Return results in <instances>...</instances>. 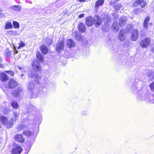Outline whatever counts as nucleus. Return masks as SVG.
Returning a JSON list of instances; mask_svg holds the SVG:
<instances>
[{
	"instance_id": "nucleus-1",
	"label": "nucleus",
	"mask_w": 154,
	"mask_h": 154,
	"mask_svg": "<svg viewBox=\"0 0 154 154\" xmlns=\"http://www.w3.org/2000/svg\"><path fill=\"white\" fill-rule=\"evenodd\" d=\"M27 108V118L24 122H27L29 124L32 123L36 124H40L42 120V116L41 114L37 111L35 106L29 105L28 106Z\"/></svg>"
},
{
	"instance_id": "nucleus-2",
	"label": "nucleus",
	"mask_w": 154,
	"mask_h": 154,
	"mask_svg": "<svg viewBox=\"0 0 154 154\" xmlns=\"http://www.w3.org/2000/svg\"><path fill=\"white\" fill-rule=\"evenodd\" d=\"M141 87L138 82H134L131 88V91L135 94L138 100L142 101L145 100H148L149 96L143 93L141 90Z\"/></svg>"
},
{
	"instance_id": "nucleus-3",
	"label": "nucleus",
	"mask_w": 154,
	"mask_h": 154,
	"mask_svg": "<svg viewBox=\"0 0 154 154\" xmlns=\"http://www.w3.org/2000/svg\"><path fill=\"white\" fill-rule=\"evenodd\" d=\"M27 86H28V90L30 91V96L29 97L30 98H36L39 95V94L42 95L46 94L47 89L41 86L39 88V93H37L38 89H34V84L33 81H30L29 83H27Z\"/></svg>"
},
{
	"instance_id": "nucleus-4",
	"label": "nucleus",
	"mask_w": 154,
	"mask_h": 154,
	"mask_svg": "<svg viewBox=\"0 0 154 154\" xmlns=\"http://www.w3.org/2000/svg\"><path fill=\"white\" fill-rule=\"evenodd\" d=\"M32 66L33 71L28 73V76L30 78H35L36 81V83L39 84L40 83L41 77L38 76L37 72L41 69V66L39 62L37 60H35L32 63Z\"/></svg>"
},
{
	"instance_id": "nucleus-5",
	"label": "nucleus",
	"mask_w": 154,
	"mask_h": 154,
	"mask_svg": "<svg viewBox=\"0 0 154 154\" xmlns=\"http://www.w3.org/2000/svg\"><path fill=\"white\" fill-rule=\"evenodd\" d=\"M23 90L21 87H19L13 91L12 95L15 97L21 96L23 94Z\"/></svg>"
},
{
	"instance_id": "nucleus-6",
	"label": "nucleus",
	"mask_w": 154,
	"mask_h": 154,
	"mask_svg": "<svg viewBox=\"0 0 154 154\" xmlns=\"http://www.w3.org/2000/svg\"><path fill=\"white\" fill-rule=\"evenodd\" d=\"M151 41L150 38H148L143 39L140 42V45L142 48H147L149 45Z\"/></svg>"
},
{
	"instance_id": "nucleus-7",
	"label": "nucleus",
	"mask_w": 154,
	"mask_h": 154,
	"mask_svg": "<svg viewBox=\"0 0 154 154\" xmlns=\"http://www.w3.org/2000/svg\"><path fill=\"white\" fill-rule=\"evenodd\" d=\"M18 86L17 82L14 79H11L9 80L6 86V87L10 89H13Z\"/></svg>"
},
{
	"instance_id": "nucleus-8",
	"label": "nucleus",
	"mask_w": 154,
	"mask_h": 154,
	"mask_svg": "<svg viewBox=\"0 0 154 154\" xmlns=\"http://www.w3.org/2000/svg\"><path fill=\"white\" fill-rule=\"evenodd\" d=\"M102 21V19L97 15H95L94 17V24L96 27H99L101 24Z\"/></svg>"
},
{
	"instance_id": "nucleus-9",
	"label": "nucleus",
	"mask_w": 154,
	"mask_h": 154,
	"mask_svg": "<svg viewBox=\"0 0 154 154\" xmlns=\"http://www.w3.org/2000/svg\"><path fill=\"white\" fill-rule=\"evenodd\" d=\"M22 151V148L20 146H13V148L11 151V154H20Z\"/></svg>"
},
{
	"instance_id": "nucleus-10",
	"label": "nucleus",
	"mask_w": 154,
	"mask_h": 154,
	"mask_svg": "<svg viewBox=\"0 0 154 154\" xmlns=\"http://www.w3.org/2000/svg\"><path fill=\"white\" fill-rule=\"evenodd\" d=\"M64 48V43L63 41H60L57 43L56 50L57 52L60 53V51L63 50Z\"/></svg>"
},
{
	"instance_id": "nucleus-11",
	"label": "nucleus",
	"mask_w": 154,
	"mask_h": 154,
	"mask_svg": "<svg viewBox=\"0 0 154 154\" xmlns=\"http://www.w3.org/2000/svg\"><path fill=\"white\" fill-rule=\"evenodd\" d=\"M85 23L88 26H91L94 24V18L89 16L86 18Z\"/></svg>"
},
{
	"instance_id": "nucleus-12",
	"label": "nucleus",
	"mask_w": 154,
	"mask_h": 154,
	"mask_svg": "<svg viewBox=\"0 0 154 154\" xmlns=\"http://www.w3.org/2000/svg\"><path fill=\"white\" fill-rule=\"evenodd\" d=\"M138 37V31L137 29H135L133 31L131 36V39L133 41L137 40Z\"/></svg>"
},
{
	"instance_id": "nucleus-13",
	"label": "nucleus",
	"mask_w": 154,
	"mask_h": 154,
	"mask_svg": "<svg viewBox=\"0 0 154 154\" xmlns=\"http://www.w3.org/2000/svg\"><path fill=\"white\" fill-rule=\"evenodd\" d=\"M14 139L16 140L20 143H23L25 141V139L21 134H17L15 135Z\"/></svg>"
},
{
	"instance_id": "nucleus-14",
	"label": "nucleus",
	"mask_w": 154,
	"mask_h": 154,
	"mask_svg": "<svg viewBox=\"0 0 154 154\" xmlns=\"http://www.w3.org/2000/svg\"><path fill=\"white\" fill-rule=\"evenodd\" d=\"M136 4L140 5L142 8L144 7L146 4V2L143 0H136L134 2V5H136Z\"/></svg>"
},
{
	"instance_id": "nucleus-15",
	"label": "nucleus",
	"mask_w": 154,
	"mask_h": 154,
	"mask_svg": "<svg viewBox=\"0 0 154 154\" xmlns=\"http://www.w3.org/2000/svg\"><path fill=\"white\" fill-rule=\"evenodd\" d=\"M66 45L69 48H72L75 46V43L74 41L71 39H68L66 41Z\"/></svg>"
},
{
	"instance_id": "nucleus-16",
	"label": "nucleus",
	"mask_w": 154,
	"mask_h": 154,
	"mask_svg": "<svg viewBox=\"0 0 154 154\" xmlns=\"http://www.w3.org/2000/svg\"><path fill=\"white\" fill-rule=\"evenodd\" d=\"M125 31L124 29H121L119 33L118 38L119 40L121 41L124 40L125 37L124 35Z\"/></svg>"
},
{
	"instance_id": "nucleus-17",
	"label": "nucleus",
	"mask_w": 154,
	"mask_h": 154,
	"mask_svg": "<svg viewBox=\"0 0 154 154\" xmlns=\"http://www.w3.org/2000/svg\"><path fill=\"white\" fill-rule=\"evenodd\" d=\"M128 19L125 16L121 17L119 19V24L121 26H123L126 24Z\"/></svg>"
},
{
	"instance_id": "nucleus-18",
	"label": "nucleus",
	"mask_w": 154,
	"mask_h": 154,
	"mask_svg": "<svg viewBox=\"0 0 154 154\" xmlns=\"http://www.w3.org/2000/svg\"><path fill=\"white\" fill-rule=\"evenodd\" d=\"M78 27L79 32L82 33L85 32L86 29L85 24L82 23H80L78 25Z\"/></svg>"
},
{
	"instance_id": "nucleus-19",
	"label": "nucleus",
	"mask_w": 154,
	"mask_h": 154,
	"mask_svg": "<svg viewBox=\"0 0 154 154\" xmlns=\"http://www.w3.org/2000/svg\"><path fill=\"white\" fill-rule=\"evenodd\" d=\"M0 77L1 80L3 82L6 81L8 79L7 75L4 73H2L1 74Z\"/></svg>"
},
{
	"instance_id": "nucleus-20",
	"label": "nucleus",
	"mask_w": 154,
	"mask_h": 154,
	"mask_svg": "<svg viewBox=\"0 0 154 154\" xmlns=\"http://www.w3.org/2000/svg\"><path fill=\"white\" fill-rule=\"evenodd\" d=\"M4 55L5 57H12L11 52L9 51L8 48L5 51Z\"/></svg>"
},
{
	"instance_id": "nucleus-21",
	"label": "nucleus",
	"mask_w": 154,
	"mask_h": 154,
	"mask_svg": "<svg viewBox=\"0 0 154 154\" xmlns=\"http://www.w3.org/2000/svg\"><path fill=\"white\" fill-rule=\"evenodd\" d=\"M40 48L41 51L44 54H46L48 53V48L46 46L42 45L40 46Z\"/></svg>"
},
{
	"instance_id": "nucleus-22",
	"label": "nucleus",
	"mask_w": 154,
	"mask_h": 154,
	"mask_svg": "<svg viewBox=\"0 0 154 154\" xmlns=\"http://www.w3.org/2000/svg\"><path fill=\"white\" fill-rule=\"evenodd\" d=\"M8 121V118L4 116H2L0 117V121L2 124L5 125L7 124V122Z\"/></svg>"
},
{
	"instance_id": "nucleus-23",
	"label": "nucleus",
	"mask_w": 154,
	"mask_h": 154,
	"mask_svg": "<svg viewBox=\"0 0 154 154\" xmlns=\"http://www.w3.org/2000/svg\"><path fill=\"white\" fill-rule=\"evenodd\" d=\"M104 21L106 25H107L109 23L111 22V19L109 16L107 15H106L104 17Z\"/></svg>"
},
{
	"instance_id": "nucleus-24",
	"label": "nucleus",
	"mask_w": 154,
	"mask_h": 154,
	"mask_svg": "<svg viewBox=\"0 0 154 154\" xmlns=\"http://www.w3.org/2000/svg\"><path fill=\"white\" fill-rule=\"evenodd\" d=\"M11 9L16 11H20L21 9V6L19 5H15L11 7Z\"/></svg>"
},
{
	"instance_id": "nucleus-25",
	"label": "nucleus",
	"mask_w": 154,
	"mask_h": 154,
	"mask_svg": "<svg viewBox=\"0 0 154 154\" xmlns=\"http://www.w3.org/2000/svg\"><path fill=\"white\" fill-rule=\"evenodd\" d=\"M104 2L103 0H99L96 2L95 8L96 9H98L99 6H101Z\"/></svg>"
},
{
	"instance_id": "nucleus-26",
	"label": "nucleus",
	"mask_w": 154,
	"mask_h": 154,
	"mask_svg": "<svg viewBox=\"0 0 154 154\" xmlns=\"http://www.w3.org/2000/svg\"><path fill=\"white\" fill-rule=\"evenodd\" d=\"M36 55L37 59L41 62H42L44 60V58L41 53L39 52H37Z\"/></svg>"
},
{
	"instance_id": "nucleus-27",
	"label": "nucleus",
	"mask_w": 154,
	"mask_h": 154,
	"mask_svg": "<svg viewBox=\"0 0 154 154\" xmlns=\"http://www.w3.org/2000/svg\"><path fill=\"white\" fill-rule=\"evenodd\" d=\"M25 128H26V126L23 124H20L16 127V129L18 132H20L21 131L23 130Z\"/></svg>"
},
{
	"instance_id": "nucleus-28",
	"label": "nucleus",
	"mask_w": 154,
	"mask_h": 154,
	"mask_svg": "<svg viewBox=\"0 0 154 154\" xmlns=\"http://www.w3.org/2000/svg\"><path fill=\"white\" fill-rule=\"evenodd\" d=\"M150 18L149 17H146L144 21L143 26L146 29L148 28V23L149 20Z\"/></svg>"
},
{
	"instance_id": "nucleus-29",
	"label": "nucleus",
	"mask_w": 154,
	"mask_h": 154,
	"mask_svg": "<svg viewBox=\"0 0 154 154\" xmlns=\"http://www.w3.org/2000/svg\"><path fill=\"white\" fill-rule=\"evenodd\" d=\"M11 105L14 109H17L19 107L17 102L16 101H14L11 102Z\"/></svg>"
},
{
	"instance_id": "nucleus-30",
	"label": "nucleus",
	"mask_w": 154,
	"mask_h": 154,
	"mask_svg": "<svg viewBox=\"0 0 154 154\" xmlns=\"http://www.w3.org/2000/svg\"><path fill=\"white\" fill-rule=\"evenodd\" d=\"M112 29L115 31H117L119 29V27L117 22H114L112 26Z\"/></svg>"
},
{
	"instance_id": "nucleus-31",
	"label": "nucleus",
	"mask_w": 154,
	"mask_h": 154,
	"mask_svg": "<svg viewBox=\"0 0 154 154\" xmlns=\"http://www.w3.org/2000/svg\"><path fill=\"white\" fill-rule=\"evenodd\" d=\"M15 121H14L13 119H11L7 123L6 126L7 128H11L13 125V122Z\"/></svg>"
},
{
	"instance_id": "nucleus-32",
	"label": "nucleus",
	"mask_w": 154,
	"mask_h": 154,
	"mask_svg": "<svg viewBox=\"0 0 154 154\" xmlns=\"http://www.w3.org/2000/svg\"><path fill=\"white\" fill-rule=\"evenodd\" d=\"M44 41L45 42V43L47 45L49 46L51 44L53 41L50 38L47 37L45 39Z\"/></svg>"
},
{
	"instance_id": "nucleus-33",
	"label": "nucleus",
	"mask_w": 154,
	"mask_h": 154,
	"mask_svg": "<svg viewBox=\"0 0 154 154\" xmlns=\"http://www.w3.org/2000/svg\"><path fill=\"white\" fill-rule=\"evenodd\" d=\"M154 73V72L152 70H149L147 72V75L149 77L150 79L152 80L153 79Z\"/></svg>"
},
{
	"instance_id": "nucleus-34",
	"label": "nucleus",
	"mask_w": 154,
	"mask_h": 154,
	"mask_svg": "<svg viewBox=\"0 0 154 154\" xmlns=\"http://www.w3.org/2000/svg\"><path fill=\"white\" fill-rule=\"evenodd\" d=\"M13 27L12 23L11 22L6 23L5 26V29H11Z\"/></svg>"
},
{
	"instance_id": "nucleus-35",
	"label": "nucleus",
	"mask_w": 154,
	"mask_h": 154,
	"mask_svg": "<svg viewBox=\"0 0 154 154\" xmlns=\"http://www.w3.org/2000/svg\"><path fill=\"white\" fill-rule=\"evenodd\" d=\"M24 135L26 136H30L32 135V132L30 131L27 130L24 131L23 132Z\"/></svg>"
},
{
	"instance_id": "nucleus-36",
	"label": "nucleus",
	"mask_w": 154,
	"mask_h": 154,
	"mask_svg": "<svg viewBox=\"0 0 154 154\" xmlns=\"http://www.w3.org/2000/svg\"><path fill=\"white\" fill-rule=\"evenodd\" d=\"M122 5L120 4H116L114 6V9L116 11H119L122 7Z\"/></svg>"
},
{
	"instance_id": "nucleus-37",
	"label": "nucleus",
	"mask_w": 154,
	"mask_h": 154,
	"mask_svg": "<svg viewBox=\"0 0 154 154\" xmlns=\"http://www.w3.org/2000/svg\"><path fill=\"white\" fill-rule=\"evenodd\" d=\"M81 114L82 116H86L88 115V111L86 109H84L81 111Z\"/></svg>"
},
{
	"instance_id": "nucleus-38",
	"label": "nucleus",
	"mask_w": 154,
	"mask_h": 154,
	"mask_svg": "<svg viewBox=\"0 0 154 154\" xmlns=\"http://www.w3.org/2000/svg\"><path fill=\"white\" fill-rule=\"evenodd\" d=\"M13 24L14 27L16 29H18L20 27L19 24L18 22L14 21L13 22Z\"/></svg>"
},
{
	"instance_id": "nucleus-39",
	"label": "nucleus",
	"mask_w": 154,
	"mask_h": 154,
	"mask_svg": "<svg viewBox=\"0 0 154 154\" xmlns=\"http://www.w3.org/2000/svg\"><path fill=\"white\" fill-rule=\"evenodd\" d=\"M13 114L14 116L11 119H13L14 121H16L17 120V117L18 116V114L17 112L15 111H14L13 112Z\"/></svg>"
},
{
	"instance_id": "nucleus-40",
	"label": "nucleus",
	"mask_w": 154,
	"mask_h": 154,
	"mask_svg": "<svg viewBox=\"0 0 154 154\" xmlns=\"http://www.w3.org/2000/svg\"><path fill=\"white\" fill-rule=\"evenodd\" d=\"M25 45V44L23 41H21L20 42L19 46L18 47V49H19L23 47Z\"/></svg>"
},
{
	"instance_id": "nucleus-41",
	"label": "nucleus",
	"mask_w": 154,
	"mask_h": 154,
	"mask_svg": "<svg viewBox=\"0 0 154 154\" xmlns=\"http://www.w3.org/2000/svg\"><path fill=\"white\" fill-rule=\"evenodd\" d=\"M5 72L11 76H13L14 75V72L11 70L5 71Z\"/></svg>"
},
{
	"instance_id": "nucleus-42",
	"label": "nucleus",
	"mask_w": 154,
	"mask_h": 154,
	"mask_svg": "<svg viewBox=\"0 0 154 154\" xmlns=\"http://www.w3.org/2000/svg\"><path fill=\"white\" fill-rule=\"evenodd\" d=\"M150 87L152 91H154V81L150 84Z\"/></svg>"
},
{
	"instance_id": "nucleus-43",
	"label": "nucleus",
	"mask_w": 154,
	"mask_h": 154,
	"mask_svg": "<svg viewBox=\"0 0 154 154\" xmlns=\"http://www.w3.org/2000/svg\"><path fill=\"white\" fill-rule=\"evenodd\" d=\"M75 38L78 40L79 41L82 38L80 35H78L77 34L75 35Z\"/></svg>"
},
{
	"instance_id": "nucleus-44",
	"label": "nucleus",
	"mask_w": 154,
	"mask_h": 154,
	"mask_svg": "<svg viewBox=\"0 0 154 154\" xmlns=\"http://www.w3.org/2000/svg\"><path fill=\"white\" fill-rule=\"evenodd\" d=\"M84 14H80L79 15V17L80 18H82L83 17H84Z\"/></svg>"
},
{
	"instance_id": "nucleus-45",
	"label": "nucleus",
	"mask_w": 154,
	"mask_h": 154,
	"mask_svg": "<svg viewBox=\"0 0 154 154\" xmlns=\"http://www.w3.org/2000/svg\"><path fill=\"white\" fill-rule=\"evenodd\" d=\"M39 131V129L38 128V127H37V128H36V129H35V131H34L36 133V134H37L38 133Z\"/></svg>"
},
{
	"instance_id": "nucleus-46",
	"label": "nucleus",
	"mask_w": 154,
	"mask_h": 154,
	"mask_svg": "<svg viewBox=\"0 0 154 154\" xmlns=\"http://www.w3.org/2000/svg\"><path fill=\"white\" fill-rule=\"evenodd\" d=\"M18 51L17 50H16V48L14 49V51L13 52V53L14 54H17L18 53Z\"/></svg>"
},
{
	"instance_id": "nucleus-47",
	"label": "nucleus",
	"mask_w": 154,
	"mask_h": 154,
	"mask_svg": "<svg viewBox=\"0 0 154 154\" xmlns=\"http://www.w3.org/2000/svg\"><path fill=\"white\" fill-rule=\"evenodd\" d=\"M118 48H119V46H117V48H115V49H113V51L115 52H117V51L118 50Z\"/></svg>"
},
{
	"instance_id": "nucleus-48",
	"label": "nucleus",
	"mask_w": 154,
	"mask_h": 154,
	"mask_svg": "<svg viewBox=\"0 0 154 154\" xmlns=\"http://www.w3.org/2000/svg\"><path fill=\"white\" fill-rule=\"evenodd\" d=\"M17 67H18V69L20 70H22L23 69V67H20V66H17Z\"/></svg>"
},
{
	"instance_id": "nucleus-49",
	"label": "nucleus",
	"mask_w": 154,
	"mask_h": 154,
	"mask_svg": "<svg viewBox=\"0 0 154 154\" xmlns=\"http://www.w3.org/2000/svg\"><path fill=\"white\" fill-rule=\"evenodd\" d=\"M26 3H31V1H30L29 0H26Z\"/></svg>"
},
{
	"instance_id": "nucleus-50",
	"label": "nucleus",
	"mask_w": 154,
	"mask_h": 154,
	"mask_svg": "<svg viewBox=\"0 0 154 154\" xmlns=\"http://www.w3.org/2000/svg\"><path fill=\"white\" fill-rule=\"evenodd\" d=\"M80 2H84L85 0H78Z\"/></svg>"
},
{
	"instance_id": "nucleus-51",
	"label": "nucleus",
	"mask_w": 154,
	"mask_h": 154,
	"mask_svg": "<svg viewBox=\"0 0 154 154\" xmlns=\"http://www.w3.org/2000/svg\"><path fill=\"white\" fill-rule=\"evenodd\" d=\"M21 76H23V74H21Z\"/></svg>"
},
{
	"instance_id": "nucleus-52",
	"label": "nucleus",
	"mask_w": 154,
	"mask_h": 154,
	"mask_svg": "<svg viewBox=\"0 0 154 154\" xmlns=\"http://www.w3.org/2000/svg\"><path fill=\"white\" fill-rule=\"evenodd\" d=\"M153 79H154V74H153Z\"/></svg>"
},
{
	"instance_id": "nucleus-53",
	"label": "nucleus",
	"mask_w": 154,
	"mask_h": 154,
	"mask_svg": "<svg viewBox=\"0 0 154 154\" xmlns=\"http://www.w3.org/2000/svg\"><path fill=\"white\" fill-rule=\"evenodd\" d=\"M130 26V25H129V26H127V28H128L129 26Z\"/></svg>"
},
{
	"instance_id": "nucleus-54",
	"label": "nucleus",
	"mask_w": 154,
	"mask_h": 154,
	"mask_svg": "<svg viewBox=\"0 0 154 154\" xmlns=\"http://www.w3.org/2000/svg\"><path fill=\"white\" fill-rule=\"evenodd\" d=\"M9 32H12V31H9Z\"/></svg>"
},
{
	"instance_id": "nucleus-55",
	"label": "nucleus",
	"mask_w": 154,
	"mask_h": 154,
	"mask_svg": "<svg viewBox=\"0 0 154 154\" xmlns=\"http://www.w3.org/2000/svg\"><path fill=\"white\" fill-rule=\"evenodd\" d=\"M132 26H131V29L132 28Z\"/></svg>"
},
{
	"instance_id": "nucleus-56",
	"label": "nucleus",
	"mask_w": 154,
	"mask_h": 154,
	"mask_svg": "<svg viewBox=\"0 0 154 154\" xmlns=\"http://www.w3.org/2000/svg\"><path fill=\"white\" fill-rule=\"evenodd\" d=\"M1 60V58H0V60Z\"/></svg>"
},
{
	"instance_id": "nucleus-57",
	"label": "nucleus",
	"mask_w": 154,
	"mask_h": 154,
	"mask_svg": "<svg viewBox=\"0 0 154 154\" xmlns=\"http://www.w3.org/2000/svg\"><path fill=\"white\" fill-rule=\"evenodd\" d=\"M1 128V126L0 125V128Z\"/></svg>"
}]
</instances>
